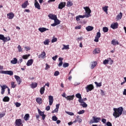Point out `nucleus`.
<instances>
[{
	"label": "nucleus",
	"instance_id": "1",
	"mask_svg": "<svg viewBox=\"0 0 126 126\" xmlns=\"http://www.w3.org/2000/svg\"><path fill=\"white\" fill-rule=\"evenodd\" d=\"M84 9H85L86 11V14H85L84 15H78L76 17V20L77 21H79L80 20V18H88L89 17H90L91 16V10L90 9V8L89 7H84Z\"/></svg>",
	"mask_w": 126,
	"mask_h": 126
},
{
	"label": "nucleus",
	"instance_id": "2",
	"mask_svg": "<svg viewBox=\"0 0 126 126\" xmlns=\"http://www.w3.org/2000/svg\"><path fill=\"white\" fill-rule=\"evenodd\" d=\"M113 111H114V112L113 114V116H114L115 119H117V118H119L120 116L123 115L124 108H123V107H120L118 108H113Z\"/></svg>",
	"mask_w": 126,
	"mask_h": 126
},
{
	"label": "nucleus",
	"instance_id": "3",
	"mask_svg": "<svg viewBox=\"0 0 126 126\" xmlns=\"http://www.w3.org/2000/svg\"><path fill=\"white\" fill-rule=\"evenodd\" d=\"M0 73H2V74H8V75H13V71L11 70L9 71H1Z\"/></svg>",
	"mask_w": 126,
	"mask_h": 126
},
{
	"label": "nucleus",
	"instance_id": "4",
	"mask_svg": "<svg viewBox=\"0 0 126 126\" xmlns=\"http://www.w3.org/2000/svg\"><path fill=\"white\" fill-rule=\"evenodd\" d=\"M85 88L87 90V92H89L90 91H92V90L94 89V86L92 84H90L86 87Z\"/></svg>",
	"mask_w": 126,
	"mask_h": 126
},
{
	"label": "nucleus",
	"instance_id": "5",
	"mask_svg": "<svg viewBox=\"0 0 126 126\" xmlns=\"http://www.w3.org/2000/svg\"><path fill=\"white\" fill-rule=\"evenodd\" d=\"M0 87H1V95H3L4 94V91L6 89V88H8V87L6 85H0Z\"/></svg>",
	"mask_w": 126,
	"mask_h": 126
},
{
	"label": "nucleus",
	"instance_id": "6",
	"mask_svg": "<svg viewBox=\"0 0 126 126\" xmlns=\"http://www.w3.org/2000/svg\"><path fill=\"white\" fill-rule=\"evenodd\" d=\"M60 23H61V21H60L59 19H58V18H57V19L54 20V23L52 24L51 26L53 27H55V26H57V25H59Z\"/></svg>",
	"mask_w": 126,
	"mask_h": 126
},
{
	"label": "nucleus",
	"instance_id": "7",
	"mask_svg": "<svg viewBox=\"0 0 126 126\" xmlns=\"http://www.w3.org/2000/svg\"><path fill=\"white\" fill-rule=\"evenodd\" d=\"M38 112L39 115L42 117V120H45L46 118V115L44 114V112H42L40 109H38Z\"/></svg>",
	"mask_w": 126,
	"mask_h": 126
},
{
	"label": "nucleus",
	"instance_id": "8",
	"mask_svg": "<svg viewBox=\"0 0 126 126\" xmlns=\"http://www.w3.org/2000/svg\"><path fill=\"white\" fill-rule=\"evenodd\" d=\"M15 124L17 126H23V124H22V122L21 121V119H17L15 121Z\"/></svg>",
	"mask_w": 126,
	"mask_h": 126
},
{
	"label": "nucleus",
	"instance_id": "9",
	"mask_svg": "<svg viewBox=\"0 0 126 126\" xmlns=\"http://www.w3.org/2000/svg\"><path fill=\"white\" fill-rule=\"evenodd\" d=\"M119 26V24L118 23H113L111 25V28L113 30L117 29Z\"/></svg>",
	"mask_w": 126,
	"mask_h": 126
},
{
	"label": "nucleus",
	"instance_id": "10",
	"mask_svg": "<svg viewBox=\"0 0 126 126\" xmlns=\"http://www.w3.org/2000/svg\"><path fill=\"white\" fill-rule=\"evenodd\" d=\"M65 2H61L58 6L59 9H63L65 6Z\"/></svg>",
	"mask_w": 126,
	"mask_h": 126
},
{
	"label": "nucleus",
	"instance_id": "11",
	"mask_svg": "<svg viewBox=\"0 0 126 126\" xmlns=\"http://www.w3.org/2000/svg\"><path fill=\"white\" fill-rule=\"evenodd\" d=\"M14 77H15L17 82H18V84H19V85L21 83V82H22V80L20 78V77H19V76H17V75H15Z\"/></svg>",
	"mask_w": 126,
	"mask_h": 126
},
{
	"label": "nucleus",
	"instance_id": "12",
	"mask_svg": "<svg viewBox=\"0 0 126 126\" xmlns=\"http://www.w3.org/2000/svg\"><path fill=\"white\" fill-rule=\"evenodd\" d=\"M34 6L37 9H41V6L37 0H34Z\"/></svg>",
	"mask_w": 126,
	"mask_h": 126
},
{
	"label": "nucleus",
	"instance_id": "13",
	"mask_svg": "<svg viewBox=\"0 0 126 126\" xmlns=\"http://www.w3.org/2000/svg\"><path fill=\"white\" fill-rule=\"evenodd\" d=\"M48 17H49L50 19H52V20H55L58 18L57 15H54L53 14H50L48 15Z\"/></svg>",
	"mask_w": 126,
	"mask_h": 126
},
{
	"label": "nucleus",
	"instance_id": "14",
	"mask_svg": "<svg viewBox=\"0 0 126 126\" xmlns=\"http://www.w3.org/2000/svg\"><path fill=\"white\" fill-rule=\"evenodd\" d=\"M49 100V105L50 106H52L53 105V103L54 102V97L52 95H49L48 96Z\"/></svg>",
	"mask_w": 126,
	"mask_h": 126
},
{
	"label": "nucleus",
	"instance_id": "15",
	"mask_svg": "<svg viewBox=\"0 0 126 126\" xmlns=\"http://www.w3.org/2000/svg\"><path fill=\"white\" fill-rule=\"evenodd\" d=\"M49 31V29L46 28H38V31H39L41 33H43L44 32H45V31Z\"/></svg>",
	"mask_w": 126,
	"mask_h": 126
},
{
	"label": "nucleus",
	"instance_id": "16",
	"mask_svg": "<svg viewBox=\"0 0 126 126\" xmlns=\"http://www.w3.org/2000/svg\"><path fill=\"white\" fill-rule=\"evenodd\" d=\"M7 16L8 19H12L14 17V14L12 12H10L7 14Z\"/></svg>",
	"mask_w": 126,
	"mask_h": 126
},
{
	"label": "nucleus",
	"instance_id": "17",
	"mask_svg": "<svg viewBox=\"0 0 126 126\" xmlns=\"http://www.w3.org/2000/svg\"><path fill=\"white\" fill-rule=\"evenodd\" d=\"M33 62L34 61L33 60V59H30L28 61L26 64L27 66H30L32 64H33Z\"/></svg>",
	"mask_w": 126,
	"mask_h": 126
},
{
	"label": "nucleus",
	"instance_id": "18",
	"mask_svg": "<svg viewBox=\"0 0 126 126\" xmlns=\"http://www.w3.org/2000/svg\"><path fill=\"white\" fill-rule=\"evenodd\" d=\"M74 95L73 94L72 95H68L66 96V99L67 101H70L71 100H73L74 99Z\"/></svg>",
	"mask_w": 126,
	"mask_h": 126
},
{
	"label": "nucleus",
	"instance_id": "19",
	"mask_svg": "<svg viewBox=\"0 0 126 126\" xmlns=\"http://www.w3.org/2000/svg\"><path fill=\"white\" fill-rule=\"evenodd\" d=\"M93 120L94 121L95 123H99V122H100L101 121V118H100L99 117H93Z\"/></svg>",
	"mask_w": 126,
	"mask_h": 126
},
{
	"label": "nucleus",
	"instance_id": "20",
	"mask_svg": "<svg viewBox=\"0 0 126 126\" xmlns=\"http://www.w3.org/2000/svg\"><path fill=\"white\" fill-rule=\"evenodd\" d=\"M59 108H60V104H56V108L52 111V113H58L59 112Z\"/></svg>",
	"mask_w": 126,
	"mask_h": 126
},
{
	"label": "nucleus",
	"instance_id": "21",
	"mask_svg": "<svg viewBox=\"0 0 126 126\" xmlns=\"http://www.w3.org/2000/svg\"><path fill=\"white\" fill-rule=\"evenodd\" d=\"M111 44L113 46H116V45H119V41L116 39H113L111 41Z\"/></svg>",
	"mask_w": 126,
	"mask_h": 126
},
{
	"label": "nucleus",
	"instance_id": "22",
	"mask_svg": "<svg viewBox=\"0 0 126 126\" xmlns=\"http://www.w3.org/2000/svg\"><path fill=\"white\" fill-rule=\"evenodd\" d=\"M28 1H26L25 2H24V3H23V4L22 5V8H26V7H27V6H28Z\"/></svg>",
	"mask_w": 126,
	"mask_h": 126
},
{
	"label": "nucleus",
	"instance_id": "23",
	"mask_svg": "<svg viewBox=\"0 0 126 126\" xmlns=\"http://www.w3.org/2000/svg\"><path fill=\"white\" fill-rule=\"evenodd\" d=\"M93 29H94V27H92V26H89L88 27H87L86 28V30H87V31H88V32H90V31H92V30H93Z\"/></svg>",
	"mask_w": 126,
	"mask_h": 126
},
{
	"label": "nucleus",
	"instance_id": "24",
	"mask_svg": "<svg viewBox=\"0 0 126 126\" xmlns=\"http://www.w3.org/2000/svg\"><path fill=\"white\" fill-rule=\"evenodd\" d=\"M122 17H123V13L120 12L119 14H118L116 17V19L117 20H121L122 19Z\"/></svg>",
	"mask_w": 126,
	"mask_h": 126
},
{
	"label": "nucleus",
	"instance_id": "25",
	"mask_svg": "<svg viewBox=\"0 0 126 126\" xmlns=\"http://www.w3.org/2000/svg\"><path fill=\"white\" fill-rule=\"evenodd\" d=\"M46 87V86H44L43 87H41L40 90V93L41 95H43V94L45 92V88Z\"/></svg>",
	"mask_w": 126,
	"mask_h": 126
},
{
	"label": "nucleus",
	"instance_id": "26",
	"mask_svg": "<svg viewBox=\"0 0 126 126\" xmlns=\"http://www.w3.org/2000/svg\"><path fill=\"white\" fill-rule=\"evenodd\" d=\"M46 57V52L43 51L40 55L38 56V58H42V59H44Z\"/></svg>",
	"mask_w": 126,
	"mask_h": 126
},
{
	"label": "nucleus",
	"instance_id": "27",
	"mask_svg": "<svg viewBox=\"0 0 126 126\" xmlns=\"http://www.w3.org/2000/svg\"><path fill=\"white\" fill-rule=\"evenodd\" d=\"M38 86V83L35 82V83H32V84L31 85V87L32 89H34V88H36Z\"/></svg>",
	"mask_w": 126,
	"mask_h": 126
},
{
	"label": "nucleus",
	"instance_id": "28",
	"mask_svg": "<svg viewBox=\"0 0 126 126\" xmlns=\"http://www.w3.org/2000/svg\"><path fill=\"white\" fill-rule=\"evenodd\" d=\"M99 53H100V49L98 48H95L93 51V54H94V55L99 54Z\"/></svg>",
	"mask_w": 126,
	"mask_h": 126
},
{
	"label": "nucleus",
	"instance_id": "29",
	"mask_svg": "<svg viewBox=\"0 0 126 126\" xmlns=\"http://www.w3.org/2000/svg\"><path fill=\"white\" fill-rule=\"evenodd\" d=\"M11 63H12V64H16V63H17V59H16V58H13V59L11 61Z\"/></svg>",
	"mask_w": 126,
	"mask_h": 126
},
{
	"label": "nucleus",
	"instance_id": "30",
	"mask_svg": "<svg viewBox=\"0 0 126 126\" xmlns=\"http://www.w3.org/2000/svg\"><path fill=\"white\" fill-rule=\"evenodd\" d=\"M63 59L62 58H59V61L60 62L58 64V66L60 67L62 66V65H63Z\"/></svg>",
	"mask_w": 126,
	"mask_h": 126
},
{
	"label": "nucleus",
	"instance_id": "31",
	"mask_svg": "<svg viewBox=\"0 0 126 126\" xmlns=\"http://www.w3.org/2000/svg\"><path fill=\"white\" fill-rule=\"evenodd\" d=\"M97 62H94L92 63V64H91V68L92 69H93V68H94V67H95V66H96V65H97Z\"/></svg>",
	"mask_w": 126,
	"mask_h": 126
},
{
	"label": "nucleus",
	"instance_id": "32",
	"mask_svg": "<svg viewBox=\"0 0 126 126\" xmlns=\"http://www.w3.org/2000/svg\"><path fill=\"white\" fill-rule=\"evenodd\" d=\"M108 7H109L108 6H105L102 7V9H103V11H104V12H106V14H108Z\"/></svg>",
	"mask_w": 126,
	"mask_h": 126
},
{
	"label": "nucleus",
	"instance_id": "33",
	"mask_svg": "<svg viewBox=\"0 0 126 126\" xmlns=\"http://www.w3.org/2000/svg\"><path fill=\"white\" fill-rule=\"evenodd\" d=\"M3 102H9V98L8 96H5L2 99Z\"/></svg>",
	"mask_w": 126,
	"mask_h": 126
},
{
	"label": "nucleus",
	"instance_id": "34",
	"mask_svg": "<svg viewBox=\"0 0 126 126\" xmlns=\"http://www.w3.org/2000/svg\"><path fill=\"white\" fill-rule=\"evenodd\" d=\"M36 101L37 102V103H38V104H39V105L40 104H42V98H40V97H37L36 99Z\"/></svg>",
	"mask_w": 126,
	"mask_h": 126
},
{
	"label": "nucleus",
	"instance_id": "35",
	"mask_svg": "<svg viewBox=\"0 0 126 126\" xmlns=\"http://www.w3.org/2000/svg\"><path fill=\"white\" fill-rule=\"evenodd\" d=\"M63 47L62 48V50H68L69 49V45H65L64 44H63Z\"/></svg>",
	"mask_w": 126,
	"mask_h": 126
},
{
	"label": "nucleus",
	"instance_id": "36",
	"mask_svg": "<svg viewBox=\"0 0 126 126\" xmlns=\"http://www.w3.org/2000/svg\"><path fill=\"white\" fill-rule=\"evenodd\" d=\"M29 117L30 115L29 114H26L25 116L24 117V119L25 120V121H28V120H29Z\"/></svg>",
	"mask_w": 126,
	"mask_h": 126
},
{
	"label": "nucleus",
	"instance_id": "37",
	"mask_svg": "<svg viewBox=\"0 0 126 126\" xmlns=\"http://www.w3.org/2000/svg\"><path fill=\"white\" fill-rule=\"evenodd\" d=\"M29 57H30V54L23 55L22 58L24 60H27Z\"/></svg>",
	"mask_w": 126,
	"mask_h": 126
},
{
	"label": "nucleus",
	"instance_id": "38",
	"mask_svg": "<svg viewBox=\"0 0 126 126\" xmlns=\"http://www.w3.org/2000/svg\"><path fill=\"white\" fill-rule=\"evenodd\" d=\"M8 41H10V37L9 36L5 37L3 42L5 43V42H8Z\"/></svg>",
	"mask_w": 126,
	"mask_h": 126
},
{
	"label": "nucleus",
	"instance_id": "39",
	"mask_svg": "<svg viewBox=\"0 0 126 126\" xmlns=\"http://www.w3.org/2000/svg\"><path fill=\"white\" fill-rule=\"evenodd\" d=\"M102 30L104 33H107L109 31V29L107 27H103Z\"/></svg>",
	"mask_w": 126,
	"mask_h": 126
},
{
	"label": "nucleus",
	"instance_id": "40",
	"mask_svg": "<svg viewBox=\"0 0 126 126\" xmlns=\"http://www.w3.org/2000/svg\"><path fill=\"white\" fill-rule=\"evenodd\" d=\"M75 97H76V98H78V99H81V98H82V97L81 96V94L80 93L76 94H75Z\"/></svg>",
	"mask_w": 126,
	"mask_h": 126
},
{
	"label": "nucleus",
	"instance_id": "41",
	"mask_svg": "<svg viewBox=\"0 0 126 126\" xmlns=\"http://www.w3.org/2000/svg\"><path fill=\"white\" fill-rule=\"evenodd\" d=\"M94 84L96 85V87H101L102 86V83H98L97 82H95Z\"/></svg>",
	"mask_w": 126,
	"mask_h": 126
},
{
	"label": "nucleus",
	"instance_id": "42",
	"mask_svg": "<svg viewBox=\"0 0 126 126\" xmlns=\"http://www.w3.org/2000/svg\"><path fill=\"white\" fill-rule=\"evenodd\" d=\"M80 106H82L83 108H87V104L85 102L80 104Z\"/></svg>",
	"mask_w": 126,
	"mask_h": 126
},
{
	"label": "nucleus",
	"instance_id": "43",
	"mask_svg": "<svg viewBox=\"0 0 126 126\" xmlns=\"http://www.w3.org/2000/svg\"><path fill=\"white\" fill-rule=\"evenodd\" d=\"M49 43H50V40H49V39H45L43 42L44 45H49Z\"/></svg>",
	"mask_w": 126,
	"mask_h": 126
},
{
	"label": "nucleus",
	"instance_id": "44",
	"mask_svg": "<svg viewBox=\"0 0 126 126\" xmlns=\"http://www.w3.org/2000/svg\"><path fill=\"white\" fill-rule=\"evenodd\" d=\"M77 122H78V123H82V119H81L80 118H79V116H77Z\"/></svg>",
	"mask_w": 126,
	"mask_h": 126
},
{
	"label": "nucleus",
	"instance_id": "45",
	"mask_svg": "<svg viewBox=\"0 0 126 126\" xmlns=\"http://www.w3.org/2000/svg\"><path fill=\"white\" fill-rule=\"evenodd\" d=\"M66 114H67V115H69V116H74V113L71 112H68V111H65Z\"/></svg>",
	"mask_w": 126,
	"mask_h": 126
},
{
	"label": "nucleus",
	"instance_id": "46",
	"mask_svg": "<svg viewBox=\"0 0 126 126\" xmlns=\"http://www.w3.org/2000/svg\"><path fill=\"white\" fill-rule=\"evenodd\" d=\"M72 4H73L70 1H68L67 2V6H68V7H70V6L72 5Z\"/></svg>",
	"mask_w": 126,
	"mask_h": 126
},
{
	"label": "nucleus",
	"instance_id": "47",
	"mask_svg": "<svg viewBox=\"0 0 126 126\" xmlns=\"http://www.w3.org/2000/svg\"><path fill=\"white\" fill-rule=\"evenodd\" d=\"M57 41H58V38L56 37H53L51 43H55V42H57Z\"/></svg>",
	"mask_w": 126,
	"mask_h": 126
},
{
	"label": "nucleus",
	"instance_id": "48",
	"mask_svg": "<svg viewBox=\"0 0 126 126\" xmlns=\"http://www.w3.org/2000/svg\"><path fill=\"white\" fill-rule=\"evenodd\" d=\"M52 121H54V122H57V121H58V117H57V116H53Z\"/></svg>",
	"mask_w": 126,
	"mask_h": 126
},
{
	"label": "nucleus",
	"instance_id": "49",
	"mask_svg": "<svg viewBox=\"0 0 126 126\" xmlns=\"http://www.w3.org/2000/svg\"><path fill=\"white\" fill-rule=\"evenodd\" d=\"M4 37V35H3V34H0V40H2L3 42L5 39Z\"/></svg>",
	"mask_w": 126,
	"mask_h": 126
},
{
	"label": "nucleus",
	"instance_id": "50",
	"mask_svg": "<svg viewBox=\"0 0 126 126\" xmlns=\"http://www.w3.org/2000/svg\"><path fill=\"white\" fill-rule=\"evenodd\" d=\"M79 103H80V104H82L83 103H84L83 99H82V97H81V98H79L78 99Z\"/></svg>",
	"mask_w": 126,
	"mask_h": 126
},
{
	"label": "nucleus",
	"instance_id": "51",
	"mask_svg": "<svg viewBox=\"0 0 126 126\" xmlns=\"http://www.w3.org/2000/svg\"><path fill=\"white\" fill-rule=\"evenodd\" d=\"M84 113H85V110H80V111L78 112V114L79 115H82V114H84Z\"/></svg>",
	"mask_w": 126,
	"mask_h": 126
},
{
	"label": "nucleus",
	"instance_id": "52",
	"mask_svg": "<svg viewBox=\"0 0 126 126\" xmlns=\"http://www.w3.org/2000/svg\"><path fill=\"white\" fill-rule=\"evenodd\" d=\"M54 76H58V75H60V72L59 71H56L55 72Z\"/></svg>",
	"mask_w": 126,
	"mask_h": 126
},
{
	"label": "nucleus",
	"instance_id": "53",
	"mask_svg": "<svg viewBox=\"0 0 126 126\" xmlns=\"http://www.w3.org/2000/svg\"><path fill=\"white\" fill-rule=\"evenodd\" d=\"M95 37L99 38H100V37H101V33H100V32H98L96 33V35Z\"/></svg>",
	"mask_w": 126,
	"mask_h": 126
},
{
	"label": "nucleus",
	"instance_id": "54",
	"mask_svg": "<svg viewBox=\"0 0 126 126\" xmlns=\"http://www.w3.org/2000/svg\"><path fill=\"white\" fill-rule=\"evenodd\" d=\"M11 85L12 88H14L15 87H16V85L14 84V82H12L11 83Z\"/></svg>",
	"mask_w": 126,
	"mask_h": 126
},
{
	"label": "nucleus",
	"instance_id": "55",
	"mask_svg": "<svg viewBox=\"0 0 126 126\" xmlns=\"http://www.w3.org/2000/svg\"><path fill=\"white\" fill-rule=\"evenodd\" d=\"M69 65V64L68 63H64L63 64V67H67Z\"/></svg>",
	"mask_w": 126,
	"mask_h": 126
},
{
	"label": "nucleus",
	"instance_id": "56",
	"mask_svg": "<svg viewBox=\"0 0 126 126\" xmlns=\"http://www.w3.org/2000/svg\"><path fill=\"white\" fill-rule=\"evenodd\" d=\"M17 49L19 53H20V52H22V48H21V46H20V45L18 46Z\"/></svg>",
	"mask_w": 126,
	"mask_h": 126
},
{
	"label": "nucleus",
	"instance_id": "57",
	"mask_svg": "<svg viewBox=\"0 0 126 126\" xmlns=\"http://www.w3.org/2000/svg\"><path fill=\"white\" fill-rule=\"evenodd\" d=\"M16 106L18 108L21 106V103L19 102H16L15 103Z\"/></svg>",
	"mask_w": 126,
	"mask_h": 126
},
{
	"label": "nucleus",
	"instance_id": "58",
	"mask_svg": "<svg viewBox=\"0 0 126 126\" xmlns=\"http://www.w3.org/2000/svg\"><path fill=\"white\" fill-rule=\"evenodd\" d=\"M107 63H109V60H105L103 61V64H107Z\"/></svg>",
	"mask_w": 126,
	"mask_h": 126
},
{
	"label": "nucleus",
	"instance_id": "59",
	"mask_svg": "<svg viewBox=\"0 0 126 126\" xmlns=\"http://www.w3.org/2000/svg\"><path fill=\"white\" fill-rule=\"evenodd\" d=\"M94 42H96V43H98L99 42V37H95V39H94Z\"/></svg>",
	"mask_w": 126,
	"mask_h": 126
},
{
	"label": "nucleus",
	"instance_id": "60",
	"mask_svg": "<svg viewBox=\"0 0 126 126\" xmlns=\"http://www.w3.org/2000/svg\"><path fill=\"white\" fill-rule=\"evenodd\" d=\"M50 109H51V107H50L49 105L46 106L45 108V110H46V111H50Z\"/></svg>",
	"mask_w": 126,
	"mask_h": 126
},
{
	"label": "nucleus",
	"instance_id": "61",
	"mask_svg": "<svg viewBox=\"0 0 126 126\" xmlns=\"http://www.w3.org/2000/svg\"><path fill=\"white\" fill-rule=\"evenodd\" d=\"M101 122L102 123H103V124H106V123H107V120L105 119H102L101 120Z\"/></svg>",
	"mask_w": 126,
	"mask_h": 126
},
{
	"label": "nucleus",
	"instance_id": "62",
	"mask_svg": "<svg viewBox=\"0 0 126 126\" xmlns=\"http://www.w3.org/2000/svg\"><path fill=\"white\" fill-rule=\"evenodd\" d=\"M106 126H112V123H111V122H107V123H106Z\"/></svg>",
	"mask_w": 126,
	"mask_h": 126
},
{
	"label": "nucleus",
	"instance_id": "63",
	"mask_svg": "<svg viewBox=\"0 0 126 126\" xmlns=\"http://www.w3.org/2000/svg\"><path fill=\"white\" fill-rule=\"evenodd\" d=\"M57 59H58L57 55H56L52 58V60H53V61H56Z\"/></svg>",
	"mask_w": 126,
	"mask_h": 126
},
{
	"label": "nucleus",
	"instance_id": "64",
	"mask_svg": "<svg viewBox=\"0 0 126 126\" xmlns=\"http://www.w3.org/2000/svg\"><path fill=\"white\" fill-rule=\"evenodd\" d=\"M75 29H81V26H78L75 27Z\"/></svg>",
	"mask_w": 126,
	"mask_h": 126
}]
</instances>
